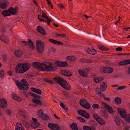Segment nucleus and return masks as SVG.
<instances>
[{
    "instance_id": "1",
    "label": "nucleus",
    "mask_w": 130,
    "mask_h": 130,
    "mask_svg": "<svg viewBox=\"0 0 130 130\" xmlns=\"http://www.w3.org/2000/svg\"><path fill=\"white\" fill-rule=\"evenodd\" d=\"M32 66L35 68L43 71H55L57 69L54 68L49 62L45 61L42 63L40 62H35L33 63Z\"/></svg>"
},
{
    "instance_id": "2",
    "label": "nucleus",
    "mask_w": 130,
    "mask_h": 130,
    "mask_svg": "<svg viewBox=\"0 0 130 130\" xmlns=\"http://www.w3.org/2000/svg\"><path fill=\"white\" fill-rule=\"evenodd\" d=\"M16 85L21 90L22 89L24 91L27 90L28 88L29 84L26 79H22L21 82H19L18 80H16Z\"/></svg>"
},
{
    "instance_id": "3",
    "label": "nucleus",
    "mask_w": 130,
    "mask_h": 130,
    "mask_svg": "<svg viewBox=\"0 0 130 130\" xmlns=\"http://www.w3.org/2000/svg\"><path fill=\"white\" fill-rule=\"evenodd\" d=\"M67 26L69 29L73 31L78 34H81L83 35L89 36L92 38L95 37V35H88L86 33L84 32V31H81V30L79 29H78L76 28H75L72 26L70 24H64Z\"/></svg>"
},
{
    "instance_id": "4",
    "label": "nucleus",
    "mask_w": 130,
    "mask_h": 130,
    "mask_svg": "<svg viewBox=\"0 0 130 130\" xmlns=\"http://www.w3.org/2000/svg\"><path fill=\"white\" fill-rule=\"evenodd\" d=\"M118 112L122 118H125V120L126 122H130V115H127L126 111L124 109L118 108Z\"/></svg>"
},
{
    "instance_id": "5",
    "label": "nucleus",
    "mask_w": 130,
    "mask_h": 130,
    "mask_svg": "<svg viewBox=\"0 0 130 130\" xmlns=\"http://www.w3.org/2000/svg\"><path fill=\"white\" fill-rule=\"evenodd\" d=\"M29 93L34 98L32 100V102L37 105L40 106L44 105V104L42 102L41 100L37 99H41V97L40 96L33 93L31 92H30Z\"/></svg>"
},
{
    "instance_id": "6",
    "label": "nucleus",
    "mask_w": 130,
    "mask_h": 130,
    "mask_svg": "<svg viewBox=\"0 0 130 130\" xmlns=\"http://www.w3.org/2000/svg\"><path fill=\"white\" fill-rule=\"evenodd\" d=\"M44 43L43 41L37 40L36 43V48L39 53H41L44 51Z\"/></svg>"
},
{
    "instance_id": "7",
    "label": "nucleus",
    "mask_w": 130,
    "mask_h": 130,
    "mask_svg": "<svg viewBox=\"0 0 130 130\" xmlns=\"http://www.w3.org/2000/svg\"><path fill=\"white\" fill-rule=\"evenodd\" d=\"M79 103L80 105L83 107L87 109H89L91 107L89 103L85 99H81Z\"/></svg>"
},
{
    "instance_id": "8",
    "label": "nucleus",
    "mask_w": 130,
    "mask_h": 130,
    "mask_svg": "<svg viewBox=\"0 0 130 130\" xmlns=\"http://www.w3.org/2000/svg\"><path fill=\"white\" fill-rule=\"evenodd\" d=\"M38 115L40 118L45 120H49L50 119L49 116L44 113L42 110H40L38 111Z\"/></svg>"
},
{
    "instance_id": "9",
    "label": "nucleus",
    "mask_w": 130,
    "mask_h": 130,
    "mask_svg": "<svg viewBox=\"0 0 130 130\" xmlns=\"http://www.w3.org/2000/svg\"><path fill=\"white\" fill-rule=\"evenodd\" d=\"M15 71L17 73H20L25 72L23 64L21 63L18 64L16 66Z\"/></svg>"
},
{
    "instance_id": "10",
    "label": "nucleus",
    "mask_w": 130,
    "mask_h": 130,
    "mask_svg": "<svg viewBox=\"0 0 130 130\" xmlns=\"http://www.w3.org/2000/svg\"><path fill=\"white\" fill-rule=\"evenodd\" d=\"M78 113L82 117L87 119H89L90 117L89 114L84 110H79L78 111Z\"/></svg>"
},
{
    "instance_id": "11",
    "label": "nucleus",
    "mask_w": 130,
    "mask_h": 130,
    "mask_svg": "<svg viewBox=\"0 0 130 130\" xmlns=\"http://www.w3.org/2000/svg\"><path fill=\"white\" fill-rule=\"evenodd\" d=\"M21 42L22 43H24L25 45L28 46L29 47L33 49H34V45L32 42L31 40L29 39L28 42L25 41H21Z\"/></svg>"
},
{
    "instance_id": "12",
    "label": "nucleus",
    "mask_w": 130,
    "mask_h": 130,
    "mask_svg": "<svg viewBox=\"0 0 130 130\" xmlns=\"http://www.w3.org/2000/svg\"><path fill=\"white\" fill-rule=\"evenodd\" d=\"M53 79L61 86L65 83L66 82V81L64 79L59 77H55Z\"/></svg>"
},
{
    "instance_id": "13",
    "label": "nucleus",
    "mask_w": 130,
    "mask_h": 130,
    "mask_svg": "<svg viewBox=\"0 0 130 130\" xmlns=\"http://www.w3.org/2000/svg\"><path fill=\"white\" fill-rule=\"evenodd\" d=\"M48 127L53 130H58L60 129L59 125L57 124L50 123L48 124Z\"/></svg>"
},
{
    "instance_id": "14",
    "label": "nucleus",
    "mask_w": 130,
    "mask_h": 130,
    "mask_svg": "<svg viewBox=\"0 0 130 130\" xmlns=\"http://www.w3.org/2000/svg\"><path fill=\"white\" fill-rule=\"evenodd\" d=\"M102 106L107 111L110 113H112L113 112V111L111 107L110 106L108 105L105 102H103L102 104Z\"/></svg>"
},
{
    "instance_id": "15",
    "label": "nucleus",
    "mask_w": 130,
    "mask_h": 130,
    "mask_svg": "<svg viewBox=\"0 0 130 130\" xmlns=\"http://www.w3.org/2000/svg\"><path fill=\"white\" fill-rule=\"evenodd\" d=\"M2 14L4 17L10 16L12 14L10 8L8 10H6L2 11Z\"/></svg>"
},
{
    "instance_id": "16",
    "label": "nucleus",
    "mask_w": 130,
    "mask_h": 130,
    "mask_svg": "<svg viewBox=\"0 0 130 130\" xmlns=\"http://www.w3.org/2000/svg\"><path fill=\"white\" fill-rule=\"evenodd\" d=\"M86 52L88 54H90L92 55H95L97 53V52L95 50L93 47H92L90 49L89 47H88L86 49Z\"/></svg>"
},
{
    "instance_id": "17",
    "label": "nucleus",
    "mask_w": 130,
    "mask_h": 130,
    "mask_svg": "<svg viewBox=\"0 0 130 130\" xmlns=\"http://www.w3.org/2000/svg\"><path fill=\"white\" fill-rule=\"evenodd\" d=\"M60 73L62 75L67 76H70L72 75V73L71 71L66 70H61Z\"/></svg>"
},
{
    "instance_id": "18",
    "label": "nucleus",
    "mask_w": 130,
    "mask_h": 130,
    "mask_svg": "<svg viewBox=\"0 0 130 130\" xmlns=\"http://www.w3.org/2000/svg\"><path fill=\"white\" fill-rule=\"evenodd\" d=\"M36 30L41 34L44 35H46L47 33L44 29L41 27L39 26L37 27Z\"/></svg>"
},
{
    "instance_id": "19",
    "label": "nucleus",
    "mask_w": 130,
    "mask_h": 130,
    "mask_svg": "<svg viewBox=\"0 0 130 130\" xmlns=\"http://www.w3.org/2000/svg\"><path fill=\"white\" fill-rule=\"evenodd\" d=\"M7 105V102L6 100L4 99H0V106L1 107L3 108H5Z\"/></svg>"
},
{
    "instance_id": "20",
    "label": "nucleus",
    "mask_w": 130,
    "mask_h": 130,
    "mask_svg": "<svg viewBox=\"0 0 130 130\" xmlns=\"http://www.w3.org/2000/svg\"><path fill=\"white\" fill-rule=\"evenodd\" d=\"M113 72V69L111 67H106L103 70V73H110Z\"/></svg>"
},
{
    "instance_id": "21",
    "label": "nucleus",
    "mask_w": 130,
    "mask_h": 130,
    "mask_svg": "<svg viewBox=\"0 0 130 130\" xmlns=\"http://www.w3.org/2000/svg\"><path fill=\"white\" fill-rule=\"evenodd\" d=\"M61 86L64 89L68 90H70L71 89L70 84H69L67 81L66 82L63 84Z\"/></svg>"
},
{
    "instance_id": "22",
    "label": "nucleus",
    "mask_w": 130,
    "mask_h": 130,
    "mask_svg": "<svg viewBox=\"0 0 130 130\" xmlns=\"http://www.w3.org/2000/svg\"><path fill=\"white\" fill-rule=\"evenodd\" d=\"M10 10L11 11L12 14L13 15L14 14H17L18 9L17 7L16 6L14 9L13 7H11L10 8Z\"/></svg>"
},
{
    "instance_id": "23",
    "label": "nucleus",
    "mask_w": 130,
    "mask_h": 130,
    "mask_svg": "<svg viewBox=\"0 0 130 130\" xmlns=\"http://www.w3.org/2000/svg\"><path fill=\"white\" fill-rule=\"evenodd\" d=\"M130 63V59L124 60L119 62V66L125 65Z\"/></svg>"
},
{
    "instance_id": "24",
    "label": "nucleus",
    "mask_w": 130,
    "mask_h": 130,
    "mask_svg": "<svg viewBox=\"0 0 130 130\" xmlns=\"http://www.w3.org/2000/svg\"><path fill=\"white\" fill-rule=\"evenodd\" d=\"M78 72L80 75L83 77H87L88 76V74L85 73L82 69H79L78 70Z\"/></svg>"
},
{
    "instance_id": "25",
    "label": "nucleus",
    "mask_w": 130,
    "mask_h": 130,
    "mask_svg": "<svg viewBox=\"0 0 130 130\" xmlns=\"http://www.w3.org/2000/svg\"><path fill=\"white\" fill-rule=\"evenodd\" d=\"M30 90L31 91L36 93L37 94L40 95L42 94V91L39 89L32 87L30 88Z\"/></svg>"
},
{
    "instance_id": "26",
    "label": "nucleus",
    "mask_w": 130,
    "mask_h": 130,
    "mask_svg": "<svg viewBox=\"0 0 130 130\" xmlns=\"http://www.w3.org/2000/svg\"><path fill=\"white\" fill-rule=\"evenodd\" d=\"M89 124L90 125V127L91 128L93 127L95 128V127L97 126V123L95 121L93 120H91L89 122Z\"/></svg>"
},
{
    "instance_id": "27",
    "label": "nucleus",
    "mask_w": 130,
    "mask_h": 130,
    "mask_svg": "<svg viewBox=\"0 0 130 130\" xmlns=\"http://www.w3.org/2000/svg\"><path fill=\"white\" fill-rule=\"evenodd\" d=\"M24 65V69L25 71V72L27 71L30 67V64L28 63H25L22 64Z\"/></svg>"
},
{
    "instance_id": "28",
    "label": "nucleus",
    "mask_w": 130,
    "mask_h": 130,
    "mask_svg": "<svg viewBox=\"0 0 130 130\" xmlns=\"http://www.w3.org/2000/svg\"><path fill=\"white\" fill-rule=\"evenodd\" d=\"M107 86L105 84L104 82L102 83L101 84L100 89L102 91H104L105 90Z\"/></svg>"
},
{
    "instance_id": "29",
    "label": "nucleus",
    "mask_w": 130,
    "mask_h": 130,
    "mask_svg": "<svg viewBox=\"0 0 130 130\" xmlns=\"http://www.w3.org/2000/svg\"><path fill=\"white\" fill-rule=\"evenodd\" d=\"M15 130H24L22 125L20 123H17L15 125Z\"/></svg>"
},
{
    "instance_id": "30",
    "label": "nucleus",
    "mask_w": 130,
    "mask_h": 130,
    "mask_svg": "<svg viewBox=\"0 0 130 130\" xmlns=\"http://www.w3.org/2000/svg\"><path fill=\"white\" fill-rule=\"evenodd\" d=\"M70 127L73 130H78L77 124L75 123H73L70 125Z\"/></svg>"
},
{
    "instance_id": "31",
    "label": "nucleus",
    "mask_w": 130,
    "mask_h": 130,
    "mask_svg": "<svg viewBox=\"0 0 130 130\" xmlns=\"http://www.w3.org/2000/svg\"><path fill=\"white\" fill-rule=\"evenodd\" d=\"M0 39L1 40L6 43H8L9 41V39L7 38L6 37L5 35H2Z\"/></svg>"
},
{
    "instance_id": "32",
    "label": "nucleus",
    "mask_w": 130,
    "mask_h": 130,
    "mask_svg": "<svg viewBox=\"0 0 130 130\" xmlns=\"http://www.w3.org/2000/svg\"><path fill=\"white\" fill-rule=\"evenodd\" d=\"M15 55L17 57L19 58L22 55V52L21 50H17L15 52Z\"/></svg>"
},
{
    "instance_id": "33",
    "label": "nucleus",
    "mask_w": 130,
    "mask_h": 130,
    "mask_svg": "<svg viewBox=\"0 0 130 130\" xmlns=\"http://www.w3.org/2000/svg\"><path fill=\"white\" fill-rule=\"evenodd\" d=\"M83 129L84 130H96L95 128L93 127L91 128L90 126L84 125L83 126Z\"/></svg>"
},
{
    "instance_id": "34",
    "label": "nucleus",
    "mask_w": 130,
    "mask_h": 130,
    "mask_svg": "<svg viewBox=\"0 0 130 130\" xmlns=\"http://www.w3.org/2000/svg\"><path fill=\"white\" fill-rule=\"evenodd\" d=\"M75 58H76L72 55L69 56L67 57L66 58V59L67 60L71 61H75Z\"/></svg>"
},
{
    "instance_id": "35",
    "label": "nucleus",
    "mask_w": 130,
    "mask_h": 130,
    "mask_svg": "<svg viewBox=\"0 0 130 130\" xmlns=\"http://www.w3.org/2000/svg\"><path fill=\"white\" fill-rule=\"evenodd\" d=\"M97 121L101 125H103L105 123V121L102 118H100Z\"/></svg>"
},
{
    "instance_id": "36",
    "label": "nucleus",
    "mask_w": 130,
    "mask_h": 130,
    "mask_svg": "<svg viewBox=\"0 0 130 130\" xmlns=\"http://www.w3.org/2000/svg\"><path fill=\"white\" fill-rule=\"evenodd\" d=\"M98 48L103 51H107L109 50L108 48L101 45H99L98 46Z\"/></svg>"
},
{
    "instance_id": "37",
    "label": "nucleus",
    "mask_w": 130,
    "mask_h": 130,
    "mask_svg": "<svg viewBox=\"0 0 130 130\" xmlns=\"http://www.w3.org/2000/svg\"><path fill=\"white\" fill-rule=\"evenodd\" d=\"M115 121L117 125L120 126V119H119L117 117H116L115 119Z\"/></svg>"
},
{
    "instance_id": "38",
    "label": "nucleus",
    "mask_w": 130,
    "mask_h": 130,
    "mask_svg": "<svg viewBox=\"0 0 130 130\" xmlns=\"http://www.w3.org/2000/svg\"><path fill=\"white\" fill-rule=\"evenodd\" d=\"M61 61L57 60L55 62V65L56 66L61 67Z\"/></svg>"
},
{
    "instance_id": "39",
    "label": "nucleus",
    "mask_w": 130,
    "mask_h": 130,
    "mask_svg": "<svg viewBox=\"0 0 130 130\" xmlns=\"http://www.w3.org/2000/svg\"><path fill=\"white\" fill-rule=\"evenodd\" d=\"M13 98L15 100H18L19 101L22 100V99L19 97L16 94H14Z\"/></svg>"
},
{
    "instance_id": "40",
    "label": "nucleus",
    "mask_w": 130,
    "mask_h": 130,
    "mask_svg": "<svg viewBox=\"0 0 130 130\" xmlns=\"http://www.w3.org/2000/svg\"><path fill=\"white\" fill-rule=\"evenodd\" d=\"M43 80L45 82L49 83L51 84H53V80L51 79H49L46 78H44L43 79Z\"/></svg>"
},
{
    "instance_id": "41",
    "label": "nucleus",
    "mask_w": 130,
    "mask_h": 130,
    "mask_svg": "<svg viewBox=\"0 0 130 130\" xmlns=\"http://www.w3.org/2000/svg\"><path fill=\"white\" fill-rule=\"evenodd\" d=\"M31 125L33 128H35L39 126V124L37 122H34L32 124H31Z\"/></svg>"
},
{
    "instance_id": "42",
    "label": "nucleus",
    "mask_w": 130,
    "mask_h": 130,
    "mask_svg": "<svg viewBox=\"0 0 130 130\" xmlns=\"http://www.w3.org/2000/svg\"><path fill=\"white\" fill-rule=\"evenodd\" d=\"M115 102L117 103L118 104H119L121 103V99L118 97H117L115 99Z\"/></svg>"
},
{
    "instance_id": "43",
    "label": "nucleus",
    "mask_w": 130,
    "mask_h": 130,
    "mask_svg": "<svg viewBox=\"0 0 130 130\" xmlns=\"http://www.w3.org/2000/svg\"><path fill=\"white\" fill-rule=\"evenodd\" d=\"M60 105L63 109L65 110L66 111H67L68 108L67 107H66L65 105H64L63 103H61L60 104Z\"/></svg>"
},
{
    "instance_id": "44",
    "label": "nucleus",
    "mask_w": 130,
    "mask_h": 130,
    "mask_svg": "<svg viewBox=\"0 0 130 130\" xmlns=\"http://www.w3.org/2000/svg\"><path fill=\"white\" fill-rule=\"evenodd\" d=\"M93 118L96 120L97 121L100 118L99 115L96 113L93 114Z\"/></svg>"
},
{
    "instance_id": "45",
    "label": "nucleus",
    "mask_w": 130,
    "mask_h": 130,
    "mask_svg": "<svg viewBox=\"0 0 130 130\" xmlns=\"http://www.w3.org/2000/svg\"><path fill=\"white\" fill-rule=\"evenodd\" d=\"M5 112L8 115L10 116L11 113L10 109L8 108H7L5 110Z\"/></svg>"
},
{
    "instance_id": "46",
    "label": "nucleus",
    "mask_w": 130,
    "mask_h": 130,
    "mask_svg": "<svg viewBox=\"0 0 130 130\" xmlns=\"http://www.w3.org/2000/svg\"><path fill=\"white\" fill-rule=\"evenodd\" d=\"M68 63L65 62H62L61 67H65L68 66Z\"/></svg>"
},
{
    "instance_id": "47",
    "label": "nucleus",
    "mask_w": 130,
    "mask_h": 130,
    "mask_svg": "<svg viewBox=\"0 0 130 130\" xmlns=\"http://www.w3.org/2000/svg\"><path fill=\"white\" fill-rule=\"evenodd\" d=\"M77 118L80 121L83 123L85 122V120L83 118L80 117H77Z\"/></svg>"
},
{
    "instance_id": "48",
    "label": "nucleus",
    "mask_w": 130,
    "mask_h": 130,
    "mask_svg": "<svg viewBox=\"0 0 130 130\" xmlns=\"http://www.w3.org/2000/svg\"><path fill=\"white\" fill-rule=\"evenodd\" d=\"M92 107L94 109H98L100 108L99 107V106L98 104H93L92 105Z\"/></svg>"
},
{
    "instance_id": "49",
    "label": "nucleus",
    "mask_w": 130,
    "mask_h": 130,
    "mask_svg": "<svg viewBox=\"0 0 130 130\" xmlns=\"http://www.w3.org/2000/svg\"><path fill=\"white\" fill-rule=\"evenodd\" d=\"M4 76V72L3 70H1L0 71V77L2 78Z\"/></svg>"
},
{
    "instance_id": "50",
    "label": "nucleus",
    "mask_w": 130,
    "mask_h": 130,
    "mask_svg": "<svg viewBox=\"0 0 130 130\" xmlns=\"http://www.w3.org/2000/svg\"><path fill=\"white\" fill-rule=\"evenodd\" d=\"M95 38L96 39L101 41H103L104 39V38L103 37H96Z\"/></svg>"
},
{
    "instance_id": "51",
    "label": "nucleus",
    "mask_w": 130,
    "mask_h": 130,
    "mask_svg": "<svg viewBox=\"0 0 130 130\" xmlns=\"http://www.w3.org/2000/svg\"><path fill=\"white\" fill-rule=\"evenodd\" d=\"M93 62L91 59H85V63H91Z\"/></svg>"
},
{
    "instance_id": "52",
    "label": "nucleus",
    "mask_w": 130,
    "mask_h": 130,
    "mask_svg": "<svg viewBox=\"0 0 130 130\" xmlns=\"http://www.w3.org/2000/svg\"><path fill=\"white\" fill-rule=\"evenodd\" d=\"M42 15L44 18H45L46 19L49 18L47 16L46 14L44 12H43L42 13Z\"/></svg>"
},
{
    "instance_id": "53",
    "label": "nucleus",
    "mask_w": 130,
    "mask_h": 130,
    "mask_svg": "<svg viewBox=\"0 0 130 130\" xmlns=\"http://www.w3.org/2000/svg\"><path fill=\"white\" fill-rule=\"evenodd\" d=\"M2 57L3 61L5 62H6L7 60V56L6 55L4 54L3 55Z\"/></svg>"
},
{
    "instance_id": "54",
    "label": "nucleus",
    "mask_w": 130,
    "mask_h": 130,
    "mask_svg": "<svg viewBox=\"0 0 130 130\" xmlns=\"http://www.w3.org/2000/svg\"><path fill=\"white\" fill-rule=\"evenodd\" d=\"M56 50L54 48H51L48 50V52H49L50 53L52 52H55Z\"/></svg>"
},
{
    "instance_id": "55",
    "label": "nucleus",
    "mask_w": 130,
    "mask_h": 130,
    "mask_svg": "<svg viewBox=\"0 0 130 130\" xmlns=\"http://www.w3.org/2000/svg\"><path fill=\"white\" fill-rule=\"evenodd\" d=\"M47 21V24L48 25H50V22H51L52 21V20L50 18H49L48 19H46Z\"/></svg>"
},
{
    "instance_id": "56",
    "label": "nucleus",
    "mask_w": 130,
    "mask_h": 130,
    "mask_svg": "<svg viewBox=\"0 0 130 130\" xmlns=\"http://www.w3.org/2000/svg\"><path fill=\"white\" fill-rule=\"evenodd\" d=\"M47 3L48 4V6H50L51 8H52V9H53V6L51 3V1H49V2H47Z\"/></svg>"
},
{
    "instance_id": "57",
    "label": "nucleus",
    "mask_w": 130,
    "mask_h": 130,
    "mask_svg": "<svg viewBox=\"0 0 130 130\" xmlns=\"http://www.w3.org/2000/svg\"><path fill=\"white\" fill-rule=\"evenodd\" d=\"M49 40L51 42V43H54V44H55L56 42V40H54L53 39H49Z\"/></svg>"
},
{
    "instance_id": "58",
    "label": "nucleus",
    "mask_w": 130,
    "mask_h": 130,
    "mask_svg": "<svg viewBox=\"0 0 130 130\" xmlns=\"http://www.w3.org/2000/svg\"><path fill=\"white\" fill-rule=\"evenodd\" d=\"M63 44V43L60 41H58L56 40V42L55 44L59 45H62Z\"/></svg>"
},
{
    "instance_id": "59",
    "label": "nucleus",
    "mask_w": 130,
    "mask_h": 130,
    "mask_svg": "<svg viewBox=\"0 0 130 130\" xmlns=\"http://www.w3.org/2000/svg\"><path fill=\"white\" fill-rule=\"evenodd\" d=\"M117 55L119 56H120L121 55H130L129 54H126L125 53H119L117 54Z\"/></svg>"
},
{
    "instance_id": "60",
    "label": "nucleus",
    "mask_w": 130,
    "mask_h": 130,
    "mask_svg": "<svg viewBox=\"0 0 130 130\" xmlns=\"http://www.w3.org/2000/svg\"><path fill=\"white\" fill-rule=\"evenodd\" d=\"M94 81L96 83H98L100 82L99 79L98 77L95 78L94 79Z\"/></svg>"
},
{
    "instance_id": "61",
    "label": "nucleus",
    "mask_w": 130,
    "mask_h": 130,
    "mask_svg": "<svg viewBox=\"0 0 130 130\" xmlns=\"http://www.w3.org/2000/svg\"><path fill=\"white\" fill-rule=\"evenodd\" d=\"M57 6H58L59 7H61L62 9H63L64 8L62 4L60 3L57 4Z\"/></svg>"
},
{
    "instance_id": "62",
    "label": "nucleus",
    "mask_w": 130,
    "mask_h": 130,
    "mask_svg": "<svg viewBox=\"0 0 130 130\" xmlns=\"http://www.w3.org/2000/svg\"><path fill=\"white\" fill-rule=\"evenodd\" d=\"M125 86H120V87H118L117 88V89H119V90H122V89H124V88H125Z\"/></svg>"
},
{
    "instance_id": "63",
    "label": "nucleus",
    "mask_w": 130,
    "mask_h": 130,
    "mask_svg": "<svg viewBox=\"0 0 130 130\" xmlns=\"http://www.w3.org/2000/svg\"><path fill=\"white\" fill-rule=\"evenodd\" d=\"M122 48L121 47H118L116 49V50L117 51H120L122 50Z\"/></svg>"
},
{
    "instance_id": "64",
    "label": "nucleus",
    "mask_w": 130,
    "mask_h": 130,
    "mask_svg": "<svg viewBox=\"0 0 130 130\" xmlns=\"http://www.w3.org/2000/svg\"><path fill=\"white\" fill-rule=\"evenodd\" d=\"M98 95L99 96H100L101 97H103V96L104 97V95L102 93H101V92H98Z\"/></svg>"
}]
</instances>
